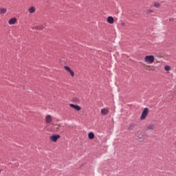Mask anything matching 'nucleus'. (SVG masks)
<instances>
[{"label":"nucleus","mask_w":176,"mask_h":176,"mask_svg":"<svg viewBox=\"0 0 176 176\" xmlns=\"http://www.w3.org/2000/svg\"><path fill=\"white\" fill-rule=\"evenodd\" d=\"M144 61L146 64H153L155 63V56L147 55L144 57Z\"/></svg>","instance_id":"obj_1"},{"label":"nucleus","mask_w":176,"mask_h":176,"mask_svg":"<svg viewBox=\"0 0 176 176\" xmlns=\"http://www.w3.org/2000/svg\"><path fill=\"white\" fill-rule=\"evenodd\" d=\"M148 113H149V109L145 108L140 116L141 120H145V119H146V117L148 116Z\"/></svg>","instance_id":"obj_2"},{"label":"nucleus","mask_w":176,"mask_h":176,"mask_svg":"<svg viewBox=\"0 0 176 176\" xmlns=\"http://www.w3.org/2000/svg\"><path fill=\"white\" fill-rule=\"evenodd\" d=\"M137 138H139V140H142V141H144V140H145V134H144L141 131H138L137 133Z\"/></svg>","instance_id":"obj_6"},{"label":"nucleus","mask_w":176,"mask_h":176,"mask_svg":"<svg viewBox=\"0 0 176 176\" xmlns=\"http://www.w3.org/2000/svg\"><path fill=\"white\" fill-rule=\"evenodd\" d=\"M155 129H156V124H150L147 125L146 130V131H149L155 130Z\"/></svg>","instance_id":"obj_5"},{"label":"nucleus","mask_w":176,"mask_h":176,"mask_svg":"<svg viewBox=\"0 0 176 176\" xmlns=\"http://www.w3.org/2000/svg\"><path fill=\"white\" fill-rule=\"evenodd\" d=\"M147 68H149V71H155V69H156L155 66H151V65H147Z\"/></svg>","instance_id":"obj_16"},{"label":"nucleus","mask_w":176,"mask_h":176,"mask_svg":"<svg viewBox=\"0 0 176 176\" xmlns=\"http://www.w3.org/2000/svg\"><path fill=\"white\" fill-rule=\"evenodd\" d=\"M6 8H0V14H5L6 13Z\"/></svg>","instance_id":"obj_15"},{"label":"nucleus","mask_w":176,"mask_h":176,"mask_svg":"<svg viewBox=\"0 0 176 176\" xmlns=\"http://www.w3.org/2000/svg\"><path fill=\"white\" fill-rule=\"evenodd\" d=\"M113 21H114L113 17L109 16L107 18V23H109V24H113Z\"/></svg>","instance_id":"obj_12"},{"label":"nucleus","mask_w":176,"mask_h":176,"mask_svg":"<svg viewBox=\"0 0 176 176\" xmlns=\"http://www.w3.org/2000/svg\"><path fill=\"white\" fill-rule=\"evenodd\" d=\"M128 129L129 130H133L134 129V124H130Z\"/></svg>","instance_id":"obj_20"},{"label":"nucleus","mask_w":176,"mask_h":176,"mask_svg":"<svg viewBox=\"0 0 176 176\" xmlns=\"http://www.w3.org/2000/svg\"><path fill=\"white\" fill-rule=\"evenodd\" d=\"M37 30H42V28H37Z\"/></svg>","instance_id":"obj_24"},{"label":"nucleus","mask_w":176,"mask_h":176,"mask_svg":"<svg viewBox=\"0 0 176 176\" xmlns=\"http://www.w3.org/2000/svg\"><path fill=\"white\" fill-rule=\"evenodd\" d=\"M148 67V65L145 66V69H146V71H149V67Z\"/></svg>","instance_id":"obj_22"},{"label":"nucleus","mask_w":176,"mask_h":176,"mask_svg":"<svg viewBox=\"0 0 176 176\" xmlns=\"http://www.w3.org/2000/svg\"><path fill=\"white\" fill-rule=\"evenodd\" d=\"M169 21H174V19H170Z\"/></svg>","instance_id":"obj_23"},{"label":"nucleus","mask_w":176,"mask_h":176,"mask_svg":"<svg viewBox=\"0 0 176 176\" xmlns=\"http://www.w3.org/2000/svg\"><path fill=\"white\" fill-rule=\"evenodd\" d=\"M53 120V118H52V116L50 115H47L46 117H45V122L47 124H50V123H52V121Z\"/></svg>","instance_id":"obj_8"},{"label":"nucleus","mask_w":176,"mask_h":176,"mask_svg":"<svg viewBox=\"0 0 176 176\" xmlns=\"http://www.w3.org/2000/svg\"><path fill=\"white\" fill-rule=\"evenodd\" d=\"M64 69H65V71H67L70 76H72V78H74V76H75V73L74 72V71H72V69H71V68L68 66H65Z\"/></svg>","instance_id":"obj_3"},{"label":"nucleus","mask_w":176,"mask_h":176,"mask_svg":"<svg viewBox=\"0 0 176 176\" xmlns=\"http://www.w3.org/2000/svg\"><path fill=\"white\" fill-rule=\"evenodd\" d=\"M109 112V110L107 108H103L100 110V113H102V115H107Z\"/></svg>","instance_id":"obj_11"},{"label":"nucleus","mask_w":176,"mask_h":176,"mask_svg":"<svg viewBox=\"0 0 176 176\" xmlns=\"http://www.w3.org/2000/svg\"><path fill=\"white\" fill-rule=\"evenodd\" d=\"M16 23H17V18H16V17L11 18L8 21V24H10V25H14V24H16Z\"/></svg>","instance_id":"obj_7"},{"label":"nucleus","mask_w":176,"mask_h":176,"mask_svg":"<svg viewBox=\"0 0 176 176\" xmlns=\"http://www.w3.org/2000/svg\"><path fill=\"white\" fill-rule=\"evenodd\" d=\"M160 3H154V8H160Z\"/></svg>","instance_id":"obj_19"},{"label":"nucleus","mask_w":176,"mask_h":176,"mask_svg":"<svg viewBox=\"0 0 176 176\" xmlns=\"http://www.w3.org/2000/svg\"><path fill=\"white\" fill-rule=\"evenodd\" d=\"M36 9L35 8V7L34 6H31L30 8H29L28 9V12L30 14H32L33 13H35Z\"/></svg>","instance_id":"obj_10"},{"label":"nucleus","mask_w":176,"mask_h":176,"mask_svg":"<svg viewBox=\"0 0 176 176\" xmlns=\"http://www.w3.org/2000/svg\"><path fill=\"white\" fill-rule=\"evenodd\" d=\"M60 135H54L50 137V141H51L52 142H56V141L60 140Z\"/></svg>","instance_id":"obj_4"},{"label":"nucleus","mask_w":176,"mask_h":176,"mask_svg":"<svg viewBox=\"0 0 176 176\" xmlns=\"http://www.w3.org/2000/svg\"><path fill=\"white\" fill-rule=\"evenodd\" d=\"M88 138H89V140H94V133L89 132L88 133Z\"/></svg>","instance_id":"obj_13"},{"label":"nucleus","mask_w":176,"mask_h":176,"mask_svg":"<svg viewBox=\"0 0 176 176\" xmlns=\"http://www.w3.org/2000/svg\"><path fill=\"white\" fill-rule=\"evenodd\" d=\"M153 10L148 9L146 11V14H151V13H153Z\"/></svg>","instance_id":"obj_17"},{"label":"nucleus","mask_w":176,"mask_h":176,"mask_svg":"<svg viewBox=\"0 0 176 176\" xmlns=\"http://www.w3.org/2000/svg\"><path fill=\"white\" fill-rule=\"evenodd\" d=\"M60 127H61V125H55V131H59Z\"/></svg>","instance_id":"obj_18"},{"label":"nucleus","mask_w":176,"mask_h":176,"mask_svg":"<svg viewBox=\"0 0 176 176\" xmlns=\"http://www.w3.org/2000/svg\"><path fill=\"white\" fill-rule=\"evenodd\" d=\"M164 69L166 72H168L169 71H171V66L170 65H166L164 67Z\"/></svg>","instance_id":"obj_14"},{"label":"nucleus","mask_w":176,"mask_h":176,"mask_svg":"<svg viewBox=\"0 0 176 176\" xmlns=\"http://www.w3.org/2000/svg\"><path fill=\"white\" fill-rule=\"evenodd\" d=\"M69 107H71V108H73L76 111H80V109H82V108L79 105H76L74 104H70Z\"/></svg>","instance_id":"obj_9"},{"label":"nucleus","mask_w":176,"mask_h":176,"mask_svg":"<svg viewBox=\"0 0 176 176\" xmlns=\"http://www.w3.org/2000/svg\"><path fill=\"white\" fill-rule=\"evenodd\" d=\"M121 25H122V27H126V23L122 22V23H121Z\"/></svg>","instance_id":"obj_21"}]
</instances>
